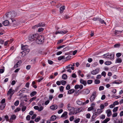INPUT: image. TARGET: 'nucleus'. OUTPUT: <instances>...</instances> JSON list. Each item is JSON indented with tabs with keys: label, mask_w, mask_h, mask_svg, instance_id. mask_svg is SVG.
<instances>
[{
	"label": "nucleus",
	"mask_w": 123,
	"mask_h": 123,
	"mask_svg": "<svg viewBox=\"0 0 123 123\" xmlns=\"http://www.w3.org/2000/svg\"><path fill=\"white\" fill-rule=\"evenodd\" d=\"M36 43L38 44H42L44 42V38L43 35L38 36L36 37Z\"/></svg>",
	"instance_id": "nucleus-1"
},
{
	"label": "nucleus",
	"mask_w": 123,
	"mask_h": 123,
	"mask_svg": "<svg viewBox=\"0 0 123 123\" xmlns=\"http://www.w3.org/2000/svg\"><path fill=\"white\" fill-rule=\"evenodd\" d=\"M38 36V34L30 35L29 37V40L31 41H33L35 40H36V37Z\"/></svg>",
	"instance_id": "nucleus-2"
},
{
	"label": "nucleus",
	"mask_w": 123,
	"mask_h": 123,
	"mask_svg": "<svg viewBox=\"0 0 123 123\" xmlns=\"http://www.w3.org/2000/svg\"><path fill=\"white\" fill-rule=\"evenodd\" d=\"M104 57L105 58H109L111 60L114 59V55L108 53L104 55Z\"/></svg>",
	"instance_id": "nucleus-3"
},
{
	"label": "nucleus",
	"mask_w": 123,
	"mask_h": 123,
	"mask_svg": "<svg viewBox=\"0 0 123 123\" xmlns=\"http://www.w3.org/2000/svg\"><path fill=\"white\" fill-rule=\"evenodd\" d=\"M30 51V49L28 48L24 50L23 51L21 52V53L22 54L21 56L22 57H24L26 55L28 54Z\"/></svg>",
	"instance_id": "nucleus-4"
},
{
	"label": "nucleus",
	"mask_w": 123,
	"mask_h": 123,
	"mask_svg": "<svg viewBox=\"0 0 123 123\" xmlns=\"http://www.w3.org/2000/svg\"><path fill=\"white\" fill-rule=\"evenodd\" d=\"M100 71L99 68H97L91 71V73L93 75H96L98 74Z\"/></svg>",
	"instance_id": "nucleus-5"
},
{
	"label": "nucleus",
	"mask_w": 123,
	"mask_h": 123,
	"mask_svg": "<svg viewBox=\"0 0 123 123\" xmlns=\"http://www.w3.org/2000/svg\"><path fill=\"white\" fill-rule=\"evenodd\" d=\"M68 112L66 111L64 112L61 117V118L64 117L65 119H66L68 117Z\"/></svg>",
	"instance_id": "nucleus-6"
},
{
	"label": "nucleus",
	"mask_w": 123,
	"mask_h": 123,
	"mask_svg": "<svg viewBox=\"0 0 123 123\" xmlns=\"http://www.w3.org/2000/svg\"><path fill=\"white\" fill-rule=\"evenodd\" d=\"M90 92V91L88 89H84L83 90V93L85 95H87Z\"/></svg>",
	"instance_id": "nucleus-7"
},
{
	"label": "nucleus",
	"mask_w": 123,
	"mask_h": 123,
	"mask_svg": "<svg viewBox=\"0 0 123 123\" xmlns=\"http://www.w3.org/2000/svg\"><path fill=\"white\" fill-rule=\"evenodd\" d=\"M58 108V106L55 105H54L51 106L50 107L51 109L53 110H55Z\"/></svg>",
	"instance_id": "nucleus-8"
},
{
	"label": "nucleus",
	"mask_w": 123,
	"mask_h": 123,
	"mask_svg": "<svg viewBox=\"0 0 123 123\" xmlns=\"http://www.w3.org/2000/svg\"><path fill=\"white\" fill-rule=\"evenodd\" d=\"M80 83L83 85L84 86H86L87 84V82L85 80H84L82 79H81L80 80Z\"/></svg>",
	"instance_id": "nucleus-9"
},
{
	"label": "nucleus",
	"mask_w": 123,
	"mask_h": 123,
	"mask_svg": "<svg viewBox=\"0 0 123 123\" xmlns=\"http://www.w3.org/2000/svg\"><path fill=\"white\" fill-rule=\"evenodd\" d=\"M5 16L7 18H11L12 16H11V12H8L5 13Z\"/></svg>",
	"instance_id": "nucleus-10"
},
{
	"label": "nucleus",
	"mask_w": 123,
	"mask_h": 123,
	"mask_svg": "<svg viewBox=\"0 0 123 123\" xmlns=\"http://www.w3.org/2000/svg\"><path fill=\"white\" fill-rule=\"evenodd\" d=\"M9 24V22L7 20H6L3 22V24L5 26H6L8 25Z\"/></svg>",
	"instance_id": "nucleus-11"
},
{
	"label": "nucleus",
	"mask_w": 123,
	"mask_h": 123,
	"mask_svg": "<svg viewBox=\"0 0 123 123\" xmlns=\"http://www.w3.org/2000/svg\"><path fill=\"white\" fill-rule=\"evenodd\" d=\"M6 106V104H2L0 103V109L3 110L4 109Z\"/></svg>",
	"instance_id": "nucleus-12"
},
{
	"label": "nucleus",
	"mask_w": 123,
	"mask_h": 123,
	"mask_svg": "<svg viewBox=\"0 0 123 123\" xmlns=\"http://www.w3.org/2000/svg\"><path fill=\"white\" fill-rule=\"evenodd\" d=\"M10 12L11 16H12V18H14L16 16L17 14L16 12H15L14 11H13Z\"/></svg>",
	"instance_id": "nucleus-13"
},
{
	"label": "nucleus",
	"mask_w": 123,
	"mask_h": 123,
	"mask_svg": "<svg viewBox=\"0 0 123 123\" xmlns=\"http://www.w3.org/2000/svg\"><path fill=\"white\" fill-rule=\"evenodd\" d=\"M106 113L108 117H110L111 115V112L110 109L107 110L106 111Z\"/></svg>",
	"instance_id": "nucleus-14"
},
{
	"label": "nucleus",
	"mask_w": 123,
	"mask_h": 123,
	"mask_svg": "<svg viewBox=\"0 0 123 123\" xmlns=\"http://www.w3.org/2000/svg\"><path fill=\"white\" fill-rule=\"evenodd\" d=\"M56 118L55 115H53L51 116L50 118V121H54L55 120Z\"/></svg>",
	"instance_id": "nucleus-15"
},
{
	"label": "nucleus",
	"mask_w": 123,
	"mask_h": 123,
	"mask_svg": "<svg viewBox=\"0 0 123 123\" xmlns=\"http://www.w3.org/2000/svg\"><path fill=\"white\" fill-rule=\"evenodd\" d=\"M28 48V46L27 45H22L21 49L22 50L26 49Z\"/></svg>",
	"instance_id": "nucleus-16"
},
{
	"label": "nucleus",
	"mask_w": 123,
	"mask_h": 123,
	"mask_svg": "<svg viewBox=\"0 0 123 123\" xmlns=\"http://www.w3.org/2000/svg\"><path fill=\"white\" fill-rule=\"evenodd\" d=\"M16 118V116L15 115H12L11 117V118L10 119V121H11L12 120L15 119Z\"/></svg>",
	"instance_id": "nucleus-17"
},
{
	"label": "nucleus",
	"mask_w": 123,
	"mask_h": 123,
	"mask_svg": "<svg viewBox=\"0 0 123 123\" xmlns=\"http://www.w3.org/2000/svg\"><path fill=\"white\" fill-rule=\"evenodd\" d=\"M39 27H44L45 26V25L44 23L43 22H41L38 24Z\"/></svg>",
	"instance_id": "nucleus-18"
},
{
	"label": "nucleus",
	"mask_w": 123,
	"mask_h": 123,
	"mask_svg": "<svg viewBox=\"0 0 123 123\" xmlns=\"http://www.w3.org/2000/svg\"><path fill=\"white\" fill-rule=\"evenodd\" d=\"M98 21L102 24H104L105 25L106 24V22H105L104 20L100 18H99Z\"/></svg>",
	"instance_id": "nucleus-19"
},
{
	"label": "nucleus",
	"mask_w": 123,
	"mask_h": 123,
	"mask_svg": "<svg viewBox=\"0 0 123 123\" xmlns=\"http://www.w3.org/2000/svg\"><path fill=\"white\" fill-rule=\"evenodd\" d=\"M122 81L121 80H115L114 81L113 83V84H119L121 83Z\"/></svg>",
	"instance_id": "nucleus-20"
},
{
	"label": "nucleus",
	"mask_w": 123,
	"mask_h": 123,
	"mask_svg": "<svg viewBox=\"0 0 123 123\" xmlns=\"http://www.w3.org/2000/svg\"><path fill=\"white\" fill-rule=\"evenodd\" d=\"M65 8V7L64 6H63L61 7L60 8V12L62 13L63 12V11Z\"/></svg>",
	"instance_id": "nucleus-21"
},
{
	"label": "nucleus",
	"mask_w": 123,
	"mask_h": 123,
	"mask_svg": "<svg viewBox=\"0 0 123 123\" xmlns=\"http://www.w3.org/2000/svg\"><path fill=\"white\" fill-rule=\"evenodd\" d=\"M37 94V92L36 91H34L32 92L30 94V96L32 97L35 95Z\"/></svg>",
	"instance_id": "nucleus-22"
},
{
	"label": "nucleus",
	"mask_w": 123,
	"mask_h": 123,
	"mask_svg": "<svg viewBox=\"0 0 123 123\" xmlns=\"http://www.w3.org/2000/svg\"><path fill=\"white\" fill-rule=\"evenodd\" d=\"M110 120L109 118H108L105 119L102 122V123H107Z\"/></svg>",
	"instance_id": "nucleus-23"
},
{
	"label": "nucleus",
	"mask_w": 123,
	"mask_h": 123,
	"mask_svg": "<svg viewBox=\"0 0 123 123\" xmlns=\"http://www.w3.org/2000/svg\"><path fill=\"white\" fill-rule=\"evenodd\" d=\"M122 62V59L120 58H118L116 60L115 63H120Z\"/></svg>",
	"instance_id": "nucleus-24"
},
{
	"label": "nucleus",
	"mask_w": 123,
	"mask_h": 123,
	"mask_svg": "<svg viewBox=\"0 0 123 123\" xmlns=\"http://www.w3.org/2000/svg\"><path fill=\"white\" fill-rule=\"evenodd\" d=\"M96 97L95 96L92 95L90 98V100L91 102H92L95 99Z\"/></svg>",
	"instance_id": "nucleus-25"
},
{
	"label": "nucleus",
	"mask_w": 123,
	"mask_h": 123,
	"mask_svg": "<svg viewBox=\"0 0 123 123\" xmlns=\"http://www.w3.org/2000/svg\"><path fill=\"white\" fill-rule=\"evenodd\" d=\"M74 89H71L68 91V93L69 94H71L74 92Z\"/></svg>",
	"instance_id": "nucleus-26"
},
{
	"label": "nucleus",
	"mask_w": 123,
	"mask_h": 123,
	"mask_svg": "<svg viewBox=\"0 0 123 123\" xmlns=\"http://www.w3.org/2000/svg\"><path fill=\"white\" fill-rule=\"evenodd\" d=\"M67 78V76L66 74H63L62 75V78L63 80H66Z\"/></svg>",
	"instance_id": "nucleus-27"
},
{
	"label": "nucleus",
	"mask_w": 123,
	"mask_h": 123,
	"mask_svg": "<svg viewBox=\"0 0 123 123\" xmlns=\"http://www.w3.org/2000/svg\"><path fill=\"white\" fill-rule=\"evenodd\" d=\"M115 34L116 35H117L118 34H119L120 33H121L122 31H118L116 30H115Z\"/></svg>",
	"instance_id": "nucleus-28"
},
{
	"label": "nucleus",
	"mask_w": 123,
	"mask_h": 123,
	"mask_svg": "<svg viewBox=\"0 0 123 123\" xmlns=\"http://www.w3.org/2000/svg\"><path fill=\"white\" fill-rule=\"evenodd\" d=\"M65 56L64 55L60 56L58 58V60L60 61L62 59H63L65 58Z\"/></svg>",
	"instance_id": "nucleus-29"
},
{
	"label": "nucleus",
	"mask_w": 123,
	"mask_h": 123,
	"mask_svg": "<svg viewBox=\"0 0 123 123\" xmlns=\"http://www.w3.org/2000/svg\"><path fill=\"white\" fill-rule=\"evenodd\" d=\"M77 104L79 105H80L82 104V101L79 100H78L77 101Z\"/></svg>",
	"instance_id": "nucleus-30"
},
{
	"label": "nucleus",
	"mask_w": 123,
	"mask_h": 123,
	"mask_svg": "<svg viewBox=\"0 0 123 123\" xmlns=\"http://www.w3.org/2000/svg\"><path fill=\"white\" fill-rule=\"evenodd\" d=\"M36 98V97H34L32 98L29 100V101L30 102V103L33 100H35Z\"/></svg>",
	"instance_id": "nucleus-31"
},
{
	"label": "nucleus",
	"mask_w": 123,
	"mask_h": 123,
	"mask_svg": "<svg viewBox=\"0 0 123 123\" xmlns=\"http://www.w3.org/2000/svg\"><path fill=\"white\" fill-rule=\"evenodd\" d=\"M12 90V88H10L8 90V92L7 94V95L10 94H11Z\"/></svg>",
	"instance_id": "nucleus-32"
},
{
	"label": "nucleus",
	"mask_w": 123,
	"mask_h": 123,
	"mask_svg": "<svg viewBox=\"0 0 123 123\" xmlns=\"http://www.w3.org/2000/svg\"><path fill=\"white\" fill-rule=\"evenodd\" d=\"M40 116H38L35 118V121L36 122H38L40 120Z\"/></svg>",
	"instance_id": "nucleus-33"
},
{
	"label": "nucleus",
	"mask_w": 123,
	"mask_h": 123,
	"mask_svg": "<svg viewBox=\"0 0 123 123\" xmlns=\"http://www.w3.org/2000/svg\"><path fill=\"white\" fill-rule=\"evenodd\" d=\"M112 63L111 62L108 61L105 62V64L106 65H109Z\"/></svg>",
	"instance_id": "nucleus-34"
},
{
	"label": "nucleus",
	"mask_w": 123,
	"mask_h": 123,
	"mask_svg": "<svg viewBox=\"0 0 123 123\" xmlns=\"http://www.w3.org/2000/svg\"><path fill=\"white\" fill-rule=\"evenodd\" d=\"M62 84L63 85H64L66 83V81L64 80H62L61 81Z\"/></svg>",
	"instance_id": "nucleus-35"
},
{
	"label": "nucleus",
	"mask_w": 123,
	"mask_h": 123,
	"mask_svg": "<svg viewBox=\"0 0 123 123\" xmlns=\"http://www.w3.org/2000/svg\"><path fill=\"white\" fill-rule=\"evenodd\" d=\"M100 82V81L98 80H95V83L96 84H99Z\"/></svg>",
	"instance_id": "nucleus-36"
},
{
	"label": "nucleus",
	"mask_w": 123,
	"mask_h": 123,
	"mask_svg": "<svg viewBox=\"0 0 123 123\" xmlns=\"http://www.w3.org/2000/svg\"><path fill=\"white\" fill-rule=\"evenodd\" d=\"M92 80H88L87 81V83L88 84H90L92 83Z\"/></svg>",
	"instance_id": "nucleus-37"
},
{
	"label": "nucleus",
	"mask_w": 123,
	"mask_h": 123,
	"mask_svg": "<svg viewBox=\"0 0 123 123\" xmlns=\"http://www.w3.org/2000/svg\"><path fill=\"white\" fill-rule=\"evenodd\" d=\"M118 107H115L113 110V111L114 112H116L117 110Z\"/></svg>",
	"instance_id": "nucleus-38"
},
{
	"label": "nucleus",
	"mask_w": 123,
	"mask_h": 123,
	"mask_svg": "<svg viewBox=\"0 0 123 123\" xmlns=\"http://www.w3.org/2000/svg\"><path fill=\"white\" fill-rule=\"evenodd\" d=\"M64 87L63 86H61L60 88V90L61 92H63V91Z\"/></svg>",
	"instance_id": "nucleus-39"
},
{
	"label": "nucleus",
	"mask_w": 123,
	"mask_h": 123,
	"mask_svg": "<svg viewBox=\"0 0 123 123\" xmlns=\"http://www.w3.org/2000/svg\"><path fill=\"white\" fill-rule=\"evenodd\" d=\"M5 98H3L1 101L0 103L2 104H5Z\"/></svg>",
	"instance_id": "nucleus-40"
},
{
	"label": "nucleus",
	"mask_w": 123,
	"mask_h": 123,
	"mask_svg": "<svg viewBox=\"0 0 123 123\" xmlns=\"http://www.w3.org/2000/svg\"><path fill=\"white\" fill-rule=\"evenodd\" d=\"M65 47V45H64L59 46L58 47H57V49H60L62 48H63Z\"/></svg>",
	"instance_id": "nucleus-41"
},
{
	"label": "nucleus",
	"mask_w": 123,
	"mask_h": 123,
	"mask_svg": "<svg viewBox=\"0 0 123 123\" xmlns=\"http://www.w3.org/2000/svg\"><path fill=\"white\" fill-rule=\"evenodd\" d=\"M102 109H98L97 110V112L98 114H100L102 112V111H101Z\"/></svg>",
	"instance_id": "nucleus-42"
},
{
	"label": "nucleus",
	"mask_w": 123,
	"mask_h": 123,
	"mask_svg": "<svg viewBox=\"0 0 123 123\" xmlns=\"http://www.w3.org/2000/svg\"><path fill=\"white\" fill-rule=\"evenodd\" d=\"M122 55V54L121 53H118L116 54V56L117 57H119Z\"/></svg>",
	"instance_id": "nucleus-43"
},
{
	"label": "nucleus",
	"mask_w": 123,
	"mask_h": 123,
	"mask_svg": "<svg viewBox=\"0 0 123 123\" xmlns=\"http://www.w3.org/2000/svg\"><path fill=\"white\" fill-rule=\"evenodd\" d=\"M21 110V109L19 107H17V109L14 110L15 112H18Z\"/></svg>",
	"instance_id": "nucleus-44"
},
{
	"label": "nucleus",
	"mask_w": 123,
	"mask_h": 123,
	"mask_svg": "<svg viewBox=\"0 0 123 123\" xmlns=\"http://www.w3.org/2000/svg\"><path fill=\"white\" fill-rule=\"evenodd\" d=\"M37 114H34L33 115V116L31 117V119H34L37 116Z\"/></svg>",
	"instance_id": "nucleus-45"
},
{
	"label": "nucleus",
	"mask_w": 123,
	"mask_h": 123,
	"mask_svg": "<svg viewBox=\"0 0 123 123\" xmlns=\"http://www.w3.org/2000/svg\"><path fill=\"white\" fill-rule=\"evenodd\" d=\"M36 59H32L31 60L32 62V64H34L36 63Z\"/></svg>",
	"instance_id": "nucleus-46"
},
{
	"label": "nucleus",
	"mask_w": 123,
	"mask_h": 123,
	"mask_svg": "<svg viewBox=\"0 0 123 123\" xmlns=\"http://www.w3.org/2000/svg\"><path fill=\"white\" fill-rule=\"evenodd\" d=\"M63 42V40L62 39H61L59 40L57 43V44H59L62 43Z\"/></svg>",
	"instance_id": "nucleus-47"
},
{
	"label": "nucleus",
	"mask_w": 123,
	"mask_h": 123,
	"mask_svg": "<svg viewBox=\"0 0 123 123\" xmlns=\"http://www.w3.org/2000/svg\"><path fill=\"white\" fill-rule=\"evenodd\" d=\"M19 101L18 100L16 101L14 103V105L15 106H17L19 104Z\"/></svg>",
	"instance_id": "nucleus-48"
},
{
	"label": "nucleus",
	"mask_w": 123,
	"mask_h": 123,
	"mask_svg": "<svg viewBox=\"0 0 123 123\" xmlns=\"http://www.w3.org/2000/svg\"><path fill=\"white\" fill-rule=\"evenodd\" d=\"M26 108V106H23L22 108V111L23 112H24L25 111Z\"/></svg>",
	"instance_id": "nucleus-49"
},
{
	"label": "nucleus",
	"mask_w": 123,
	"mask_h": 123,
	"mask_svg": "<svg viewBox=\"0 0 123 123\" xmlns=\"http://www.w3.org/2000/svg\"><path fill=\"white\" fill-rule=\"evenodd\" d=\"M104 87L103 86H100L99 88V90L100 91H101L104 89Z\"/></svg>",
	"instance_id": "nucleus-50"
},
{
	"label": "nucleus",
	"mask_w": 123,
	"mask_h": 123,
	"mask_svg": "<svg viewBox=\"0 0 123 123\" xmlns=\"http://www.w3.org/2000/svg\"><path fill=\"white\" fill-rule=\"evenodd\" d=\"M106 73L105 71H103L101 73V75L103 76L104 77H105L106 75Z\"/></svg>",
	"instance_id": "nucleus-51"
},
{
	"label": "nucleus",
	"mask_w": 123,
	"mask_h": 123,
	"mask_svg": "<svg viewBox=\"0 0 123 123\" xmlns=\"http://www.w3.org/2000/svg\"><path fill=\"white\" fill-rule=\"evenodd\" d=\"M31 116L29 115H28L26 117V119L27 120H29L30 119Z\"/></svg>",
	"instance_id": "nucleus-52"
},
{
	"label": "nucleus",
	"mask_w": 123,
	"mask_h": 123,
	"mask_svg": "<svg viewBox=\"0 0 123 123\" xmlns=\"http://www.w3.org/2000/svg\"><path fill=\"white\" fill-rule=\"evenodd\" d=\"M120 44H116L114 45V47H120Z\"/></svg>",
	"instance_id": "nucleus-53"
},
{
	"label": "nucleus",
	"mask_w": 123,
	"mask_h": 123,
	"mask_svg": "<svg viewBox=\"0 0 123 123\" xmlns=\"http://www.w3.org/2000/svg\"><path fill=\"white\" fill-rule=\"evenodd\" d=\"M31 66L30 65H28L26 66V68L27 70H29L31 68Z\"/></svg>",
	"instance_id": "nucleus-54"
},
{
	"label": "nucleus",
	"mask_w": 123,
	"mask_h": 123,
	"mask_svg": "<svg viewBox=\"0 0 123 123\" xmlns=\"http://www.w3.org/2000/svg\"><path fill=\"white\" fill-rule=\"evenodd\" d=\"M115 123H122V120L121 119L120 120H118V121H115Z\"/></svg>",
	"instance_id": "nucleus-55"
},
{
	"label": "nucleus",
	"mask_w": 123,
	"mask_h": 123,
	"mask_svg": "<svg viewBox=\"0 0 123 123\" xmlns=\"http://www.w3.org/2000/svg\"><path fill=\"white\" fill-rule=\"evenodd\" d=\"M100 108L102 110L104 109L105 105L103 104H101L100 105Z\"/></svg>",
	"instance_id": "nucleus-56"
},
{
	"label": "nucleus",
	"mask_w": 123,
	"mask_h": 123,
	"mask_svg": "<svg viewBox=\"0 0 123 123\" xmlns=\"http://www.w3.org/2000/svg\"><path fill=\"white\" fill-rule=\"evenodd\" d=\"M44 30V29L43 28H39L38 30V31L39 32H40L42 31H43Z\"/></svg>",
	"instance_id": "nucleus-57"
},
{
	"label": "nucleus",
	"mask_w": 123,
	"mask_h": 123,
	"mask_svg": "<svg viewBox=\"0 0 123 123\" xmlns=\"http://www.w3.org/2000/svg\"><path fill=\"white\" fill-rule=\"evenodd\" d=\"M94 109V108L93 107H89L88 108V111H90L92 110H93Z\"/></svg>",
	"instance_id": "nucleus-58"
},
{
	"label": "nucleus",
	"mask_w": 123,
	"mask_h": 123,
	"mask_svg": "<svg viewBox=\"0 0 123 123\" xmlns=\"http://www.w3.org/2000/svg\"><path fill=\"white\" fill-rule=\"evenodd\" d=\"M74 118V117L73 116H72L71 117L69 118V120L70 121H72L73 120Z\"/></svg>",
	"instance_id": "nucleus-59"
},
{
	"label": "nucleus",
	"mask_w": 123,
	"mask_h": 123,
	"mask_svg": "<svg viewBox=\"0 0 123 123\" xmlns=\"http://www.w3.org/2000/svg\"><path fill=\"white\" fill-rule=\"evenodd\" d=\"M96 91L93 92V93L92 95L93 96H95L96 97Z\"/></svg>",
	"instance_id": "nucleus-60"
},
{
	"label": "nucleus",
	"mask_w": 123,
	"mask_h": 123,
	"mask_svg": "<svg viewBox=\"0 0 123 123\" xmlns=\"http://www.w3.org/2000/svg\"><path fill=\"white\" fill-rule=\"evenodd\" d=\"M71 56L70 55H68L65 59L66 60H68L71 58Z\"/></svg>",
	"instance_id": "nucleus-61"
},
{
	"label": "nucleus",
	"mask_w": 123,
	"mask_h": 123,
	"mask_svg": "<svg viewBox=\"0 0 123 123\" xmlns=\"http://www.w3.org/2000/svg\"><path fill=\"white\" fill-rule=\"evenodd\" d=\"M17 63H18V64L19 66H20L22 63V62L21 60H19L17 62Z\"/></svg>",
	"instance_id": "nucleus-62"
},
{
	"label": "nucleus",
	"mask_w": 123,
	"mask_h": 123,
	"mask_svg": "<svg viewBox=\"0 0 123 123\" xmlns=\"http://www.w3.org/2000/svg\"><path fill=\"white\" fill-rule=\"evenodd\" d=\"M80 85H76L75 86L74 88L76 89H77L79 88Z\"/></svg>",
	"instance_id": "nucleus-63"
},
{
	"label": "nucleus",
	"mask_w": 123,
	"mask_h": 123,
	"mask_svg": "<svg viewBox=\"0 0 123 123\" xmlns=\"http://www.w3.org/2000/svg\"><path fill=\"white\" fill-rule=\"evenodd\" d=\"M80 121V119L79 118H78L74 122L75 123H78Z\"/></svg>",
	"instance_id": "nucleus-64"
}]
</instances>
